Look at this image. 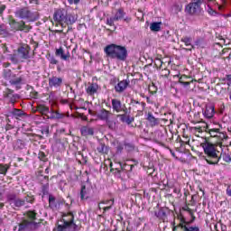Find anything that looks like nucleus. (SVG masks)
<instances>
[{"label":"nucleus","mask_w":231,"mask_h":231,"mask_svg":"<svg viewBox=\"0 0 231 231\" xmlns=\"http://www.w3.org/2000/svg\"><path fill=\"white\" fill-rule=\"evenodd\" d=\"M200 147H202L204 154H206L204 160H206L209 165H217V163H219L223 153L217 150V145L209 142H204L201 143Z\"/></svg>","instance_id":"f257e3e1"},{"label":"nucleus","mask_w":231,"mask_h":231,"mask_svg":"<svg viewBox=\"0 0 231 231\" xmlns=\"http://www.w3.org/2000/svg\"><path fill=\"white\" fill-rule=\"evenodd\" d=\"M104 51L109 59H116L121 62H125V60H127L128 53L125 46L111 43L105 47Z\"/></svg>","instance_id":"f03ea898"},{"label":"nucleus","mask_w":231,"mask_h":231,"mask_svg":"<svg viewBox=\"0 0 231 231\" xmlns=\"http://www.w3.org/2000/svg\"><path fill=\"white\" fill-rule=\"evenodd\" d=\"M53 20L62 28H66L77 23V16L65 9H58L54 12Z\"/></svg>","instance_id":"7ed1b4c3"},{"label":"nucleus","mask_w":231,"mask_h":231,"mask_svg":"<svg viewBox=\"0 0 231 231\" xmlns=\"http://www.w3.org/2000/svg\"><path fill=\"white\" fill-rule=\"evenodd\" d=\"M7 203L14 210H19L21 207H24L26 203H33V198L26 196L23 199L17 197L15 193L7 194Z\"/></svg>","instance_id":"20e7f679"},{"label":"nucleus","mask_w":231,"mask_h":231,"mask_svg":"<svg viewBox=\"0 0 231 231\" xmlns=\"http://www.w3.org/2000/svg\"><path fill=\"white\" fill-rule=\"evenodd\" d=\"M32 48L28 45H23L18 48L17 52L10 55L9 59L13 64H19V62H24L28 59H32L30 51Z\"/></svg>","instance_id":"39448f33"},{"label":"nucleus","mask_w":231,"mask_h":231,"mask_svg":"<svg viewBox=\"0 0 231 231\" xmlns=\"http://www.w3.org/2000/svg\"><path fill=\"white\" fill-rule=\"evenodd\" d=\"M3 78L5 80H8L11 86L14 88V89L19 90L21 89V86L23 84V78L17 77L15 74L12 73V70L10 69H5L3 71Z\"/></svg>","instance_id":"423d86ee"},{"label":"nucleus","mask_w":231,"mask_h":231,"mask_svg":"<svg viewBox=\"0 0 231 231\" xmlns=\"http://www.w3.org/2000/svg\"><path fill=\"white\" fill-rule=\"evenodd\" d=\"M16 17H20V19H24L29 23H34L39 19V13L32 12L28 7H23L16 11Z\"/></svg>","instance_id":"0eeeda50"},{"label":"nucleus","mask_w":231,"mask_h":231,"mask_svg":"<svg viewBox=\"0 0 231 231\" xmlns=\"http://www.w3.org/2000/svg\"><path fill=\"white\" fill-rule=\"evenodd\" d=\"M69 220H64L63 225L57 226V231H75L77 230V224H74V217L72 214L69 215Z\"/></svg>","instance_id":"6e6552de"},{"label":"nucleus","mask_w":231,"mask_h":231,"mask_svg":"<svg viewBox=\"0 0 231 231\" xmlns=\"http://www.w3.org/2000/svg\"><path fill=\"white\" fill-rule=\"evenodd\" d=\"M114 19L116 21L124 20L125 23H131V17L126 16V14H125V11L124 10V7L116 9V14H114Z\"/></svg>","instance_id":"1a4fd4ad"},{"label":"nucleus","mask_w":231,"mask_h":231,"mask_svg":"<svg viewBox=\"0 0 231 231\" xmlns=\"http://www.w3.org/2000/svg\"><path fill=\"white\" fill-rule=\"evenodd\" d=\"M5 98L8 100L11 104H14V102H17L21 97L19 94L14 93V90L10 88H6L5 94H4Z\"/></svg>","instance_id":"9d476101"},{"label":"nucleus","mask_w":231,"mask_h":231,"mask_svg":"<svg viewBox=\"0 0 231 231\" xmlns=\"http://www.w3.org/2000/svg\"><path fill=\"white\" fill-rule=\"evenodd\" d=\"M201 10V7L195 4L194 2L189 3L185 7L186 14H189V15H194V14H198Z\"/></svg>","instance_id":"9b49d317"},{"label":"nucleus","mask_w":231,"mask_h":231,"mask_svg":"<svg viewBox=\"0 0 231 231\" xmlns=\"http://www.w3.org/2000/svg\"><path fill=\"white\" fill-rule=\"evenodd\" d=\"M176 228H180L181 231H199V227L190 226L187 222H180L179 226L173 227V231H176Z\"/></svg>","instance_id":"f8f14e48"},{"label":"nucleus","mask_w":231,"mask_h":231,"mask_svg":"<svg viewBox=\"0 0 231 231\" xmlns=\"http://www.w3.org/2000/svg\"><path fill=\"white\" fill-rule=\"evenodd\" d=\"M62 78H57V76H52L49 79V87L55 88L57 89L58 88H60V86H62Z\"/></svg>","instance_id":"ddd939ff"},{"label":"nucleus","mask_w":231,"mask_h":231,"mask_svg":"<svg viewBox=\"0 0 231 231\" xmlns=\"http://www.w3.org/2000/svg\"><path fill=\"white\" fill-rule=\"evenodd\" d=\"M209 134L213 138H218V140H226L228 138L226 134L219 132L217 128L209 129Z\"/></svg>","instance_id":"4468645a"},{"label":"nucleus","mask_w":231,"mask_h":231,"mask_svg":"<svg viewBox=\"0 0 231 231\" xmlns=\"http://www.w3.org/2000/svg\"><path fill=\"white\" fill-rule=\"evenodd\" d=\"M125 113L122 115H117V118H120V121L123 122V124H127V125H131L133 122H134V117L127 115V109L124 110Z\"/></svg>","instance_id":"2eb2a0df"},{"label":"nucleus","mask_w":231,"mask_h":231,"mask_svg":"<svg viewBox=\"0 0 231 231\" xmlns=\"http://www.w3.org/2000/svg\"><path fill=\"white\" fill-rule=\"evenodd\" d=\"M130 83L131 81H129V79H124L117 83L115 87L116 93H124V91L127 89V86H129Z\"/></svg>","instance_id":"dca6fc26"},{"label":"nucleus","mask_w":231,"mask_h":231,"mask_svg":"<svg viewBox=\"0 0 231 231\" xmlns=\"http://www.w3.org/2000/svg\"><path fill=\"white\" fill-rule=\"evenodd\" d=\"M79 196L82 201L89 199L91 198V188H88L85 185L81 186Z\"/></svg>","instance_id":"f3484780"},{"label":"nucleus","mask_w":231,"mask_h":231,"mask_svg":"<svg viewBox=\"0 0 231 231\" xmlns=\"http://www.w3.org/2000/svg\"><path fill=\"white\" fill-rule=\"evenodd\" d=\"M60 200H57L53 195H49V207L52 210H57L60 207Z\"/></svg>","instance_id":"a211bd4d"},{"label":"nucleus","mask_w":231,"mask_h":231,"mask_svg":"<svg viewBox=\"0 0 231 231\" xmlns=\"http://www.w3.org/2000/svg\"><path fill=\"white\" fill-rule=\"evenodd\" d=\"M100 87L97 83H89L86 91L89 95V97H93V95H96V93L98 92V89Z\"/></svg>","instance_id":"6ab92c4d"},{"label":"nucleus","mask_w":231,"mask_h":231,"mask_svg":"<svg viewBox=\"0 0 231 231\" xmlns=\"http://www.w3.org/2000/svg\"><path fill=\"white\" fill-rule=\"evenodd\" d=\"M112 109L113 111H116V113H121V111H124L122 108V101H120L117 98L112 99Z\"/></svg>","instance_id":"aec40b11"},{"label":"nucleus","mask_w":231,"mask_h":231,"mask_svg":"<svg viewBox=\"0 0 231 231\" xmlns=\"http://www.w3.org/2000/svg\"><path fill=\"white\" fill-rule=\"evenodd\" d=\"M110 115H111V113L109 111L106 110L105 108H102L101 110H99L97 116L99 120L107 122V120H109Z\"/></svg>","instance_id":"412c9836"},{"label":"nucleus","mask_w":231,"mask_h":231,"mask_svg":"<svg viewBox=\"0 0 231 231\" xmlns=\"http://www.w3.org/2000/svg\"><path fill=\"white\" fill-rule=\"evenodd\" d=\"M55 55L56 57H60L61 60H69L70 57L69 52L64 54V49L62 47L56 49Z\"/></svg>","instance_id":"4be33fe9"},{"label":"nucleus","mask_w":231,"mask_h":231,"mask_svg":"<svg viewBox=\"0 0 231 231\" xmlns=\"http://www.w3.org/2000/svg\"><path fill=\"white\" fill-rule=\"evenodd\" d=\"M154 140L156 143H159L160 145H163V142H165V134L163 132L158 130L155 132Z\"/></svg>","instance_id":"5701e85b"},{"label":"nucleus","mask_w":231,"mask_h":231,"mask_svg":"<svg viewBox=\"0 0 231 231\" xmlns=\"http://www.w3.org/2000/svg\"><path fill=\"white\" fill-rule=\"evenodd\" d=\"M80 133L83 136H93V134H95V129L89 126H82Z\"/></svg>","instance_id":"b1692460"},{"label":"nucleus","mask_w":231,"mask_h":231,"mask_svg":"<svg viewBox=\"0 0 231 231\" xmlns=\"http://www.w3.org/2000/svg\"><path fill=\"white\" fill-rule=\"evenodd\" d=\"M12 25L14 30H20L21 32H24L25 30V32H30V26L25 25L24 23L13 22Z\"/></svg>","instance_id":"393cba45"},{"label":"nucleus","mask_w":231,"mask_h":231,"mask_svg":"<svg viewBox=\"0 0 231 231\" xmlns=\"http://www.w3.org/2000/svg\"><path fill=\"white\" fill-rule=\"evenodd\" d=\"M146 120H148V122H149L150 125H152V127H154V125H159V124H160V119L154 117L152 113H148Z\"/></svg>","instance_id":"a878e982"},{"label":"nucleus","mask_w":231,"mask_h":231,"mask_svg":"<svg viewBox=\"0 0 231 231\" xmlns=\"http://www.w3.org/2000/svg\"><path fill=\"white\" fill-rule=\"evenodd\" d=\"M49 113H50V116H47V118H49L50 120H60V118L64 117V115L55 110H51Z\"/></svg>","instance_id":"bb28decb"},{"label":"nucleus","mask_w":231,"mask_h":231,"mask_svg":"<svg viewBox=\"0 0 231 231\" xmlns=\"http://www.w3.org/2000/svg\"><path fill=\"white\" fill-rule=\"evenodd\" d=\"M38 113H41L42 115H44L45 116H48V113H50V107H48L45 105L40 104L36 107Z\"/></svg>","instance_id":"cd10ccee"},{"label":"nucleus","mask_w":231,"mask_h":231,"mask_svg":"<svg viewBox=\"0 0 231 231\" xmlns=\"http://www.w3.org/2000/svg\"><path fill=\"white\" fill-rule=\"evenodd\" d=\"M203 116L205 118H212L214 116V106H206L203 110Z\"/></svg>","instance_id":"c85d7f7f"},{"label":"nucleus","mask_w":231,"mask_h":231,"mask_svg":"<svg viewBox=\"0 0 231 231\" xmlns=\"http://www.w3.org/2000/svg\"><path fill=\"white\" fill-rule=\"evenodd\" d=\"M131 103L132 106H134V107L137 108V111H143V109H145V103L143 102H139L134 99H132Z\"/></svg>","instance_id":"c756f323"},{"label":"nucleus","mask_w":231,"mask_h":231,"mask_svg":"<svg viewBox=\"0 0 231 231\" xmlns=\"http://www.w3.org/2000/svg\"><path fill=\"white\" fill-rule=\"evenodd\" d=\"M155 216L159 219H162V221H165V219H167V210L162 208L159 209V211L155 212Z\"/></svg>","instance_id":"7c9ffc66"},{"label":"nucleus","mask_w":231,"mask_h":231,"mask_svg":"<svg viewBox=\"0 0 231 231\" xmlns=\"http://www.w3.org/2000/svg\"><path fill=\"white\" fill-rule=\"evenodd\" d=\"M180 41L181 42H184L185 46H190L189 51L194 50V45H192V38L185 36L181 38Z\"/></svg>","instance_id":"2f4dec72"},{"label":"nucleus","mask_w":231,"mask_h":231,"mask_svg":"<svg viewBox=\"0 0 231 231\" xmlns=\"http://www.w3.org/2000/svg\"><path fill=\"white\" fill-rule=\"evenodd\" d=\"M12 115L15 116L17 119L23 118V116H26V114L23 112V110H19L17 108L13 109Z\"/></svg>","instance_id":"473e14b6"},{"label":"nucleus","mask_w":231,"mask_h":231,"mask_svg":"<svg viewBox=\"0 0 231 231\" xmlns=\"http://www.w3.org/2000/svg\"><path fill=\"white\" fill-rule=\"evenodd\" d=\"M150 30L152 32H160V30H162V23H152L150 24Z\"/></svg>","instance_id":"72a5a7b5"},{"label":"nucleus","mask_w":231,"mask_h":231,"mask_svg":"<svg viewBox=\"0 0 231 231\" xmlns=\"http://www.w3.org/2000/svg\"><path fill=\"white\" fill-rule=\"evenodd\" d=\"M97 151L100 152V154H107V146L104 143H100L97 146Z\"/></svg>","instance_id":"f704fd0d"},{"label":"nucleus","mask_w":231,"mask_h":231,"mask_svg":"<svg viewBox=\"0 0 231 231\" xmlns=\"http://www.w3.org/2000/svg\"><path fill=\"white\" fill-rule=\"evenodd\" d=\"M14 149H24V142L19 139L14 143Z\"/></svg>","instance_id":"c9c22d12"},{"label":"nucleus","mask_w":231,"mask_h":231,"mask_svg":"<svg viewBox=\"0 0 231 231\" xmlns=\"http://www.w3.org/2000/svg\"><path fill=\"white\" fill-rule=\"evenodd\" d=\"M27 216L29 219H32V221H34V219H37V213L34 210H29L27 212Z\"/></svg>","instance_id":"e433bc0d"},{"label":"nucleus","mask_w":231,"mask_h":231,"mask_svg":"<svg viewBox=\"0 0 231 231\" xmlns=\"http://www.w3.org/2000/svg\"><path fill=\"white\" fill-rule=\"evenodd\" d=\"M8 165L7 164H0V174H6L8 172Z\"/></svg>","instance_id":"4c0bfd02"},{"label":"nucleus","mask_w":231,"mask_h":231,"mask_svg":"<svg viewBox=\"0 0 231 231\" xmlns=\"http://www.w3.org/2000/svg\"><path fill=\"white\" fill-rule=\"evenodd\" d=\"M31 225H33V222H28V224H19L18 231L26 230V228H28V226Z\"/></svg>","instance_id":"58836bf2"},{"label":"nucleus","mask_w":231,"mask_h":231,"mask_svg":"<svg viewBox=\"0 0 231 231\" xmlns=\"http://www.w3.org/2000/svg\"><path fill=\"white\" fill-rule=\"evenodd\" d=\"M173 10H174L175 14H178V13L181 12V10H183V5L181 4H175L173 5Z\"/></svg>","instance_id":"ea45409f"},{"label":"nucleus","mask_w":231,"mask_h":231,"mask_svg":"<svg viewBox=\"0 0 231 231\" xmlns=\"http://www.w3.org/2000/svg\"><path fill=\"white\" fill-rule=\"evenodd\" d=\"M100 205H106V207H113L115 205V199H109V200L102 201L100 203Z\"/></svg>","instance_id":"a19ab883"},{"label":"nucleus","mask_w":231,"mask_h":231,"mask_svg":"<svg viewBox=\"0 0 231 231\" xmlns=\"http://www.w3.org/2000/svg\"><path fill=\"white\" fill-rule=\"evenodd\" d=\"M0 35H4V37L8 35V31L5 28V25H0Z\"/></svg>","instance_id":"79ce46f5"},{"label":"nucleus","mask_w":231,"mask_h":231,"mask_svg":"<svg viewBox=\"0 0 231 231\" xmlns=\"http://www.w3.org/2000/svg\"><path fill=\"white\" fill-rule=\"evenodd\" d=\"M115 16L107 18L106 19V24H108V26H114L115 25Z\"/></svg>","instance_id":"37998d69"},{"label":"nucleus","mask_w":231,"mask_h":231,"mask_svg":"<svg viewBox=\"0 0 231 231\" xmlns=\"http://www.w3.org/2000/svg\"><path fill=\"white\" fill-rule=\"evenodd\" d=\"M125 147L128 152L134 151V145H133L132 143H128L125 145Z\"/></svg>","instance_id":"c03bdc74"},{"label":"nucleus","mask_w":231,"mask_h":231,"mask_svg":"<svg viewBox=\"0 0 231 231\" xmlns=\"http://www.w3.org/2000/svg\"><path fill=\"white\" fill-rule=\"evenodd\" d=\"M208 12L209 15H213L214 17H216V15L217 14V12H216L214 9H212V7H209L208 9Z\"/></svg>","instance_id":"a18cd8bd"},{"label":"nucleus","mask_w":231,"mask_h":231,"mask_svg":"<svg viewBox=\"0 0 231 231\" xmlns=\"http://www.w3.org/2000/svg\"><path fill=\"white\" fill-rule=\"evenodd\" d=\"M102 208V206H100V204L98 205V208L100 209ZM104 210V213L107 212V210H111V208H113V207L111 206H106L102 208Z\"/></svg>","instance_id":"49530a36"},{"label":"nucleus","mask_w":231,"mask_h":231,"mask_svg":"<svg viewBox=\"0 0 231 231\" xmlns=\"http://www.w3.org/2000/svg\"><path fill=\"white\" fill-rule=\"evenodd\" d=\"M193 3L201 7V5H203V3H205V0H192Z\"/></svg>","instance_id":"de8ad7c7"},{"label":"nucleus","mask_w":231,"mask_h":231,"mask_svg":"<svg viewBox=\"0 0 231 231\" xmlns=\"http://www.w3.org/2000/svg\"><path fill=\"white\" fill-rule=\"evenodd\" d=\"M49 60H50V62L51 63V64H59V60H57V59H55V57H51L50 59H49Z\"/></svg>","instance_id":"09e8293b"},{"label":"nucleus","mask_w":231,"mask_h":231,"mask_svg":"<svg viewBox=\"0 0 231 231\" xmlns=\"http://www.w3.org/2000/svg\"><path fill=\"white\" fill-rule=\"evenodd\" d=\"M223 160H224V162H231L230 155L225 154V155L223 156Z\"/></svg>","instance_id":"8fccbe9b"},{"label":"nucleus","mask_w":231,"mask_h":231,"mask_svg":"<svg viewBox=\"0 0 231 231\" xmlns=\"http://www.w3.org/2000/svg\"><path fill=\"white\" fill-rule=\"evenodd\" d=\"M203 42L202 39H197L195 41V46H201V43Z\"/></svg>","instance_id":"3c124183"},{"label":"nucleus","mask_w":231,"mask_h":231,"mask_svg":"<svg viewBox=\"0 0 231 231\" xmlns=\"http://www.w3.org/2000/svg\"><path fill=\"white\" fill-rule=\"evenodd\" d=\"M106 124H107L109 129H113L115 127V125L113 124L112 121L107 120Z\"/></svg>","instance_id":"603ef678"},{"label":"nucleus","mask_w":231,"mask_h":231,"mask_svg":"<svg viewBox=\"0 0 231 231\" xmlns=\"http://www.w3.org/2000/svg\"><path fill=\"white\" fill-rule=\"evenodd\" d=\"M5 10H6V5H0V15H3V12H5Z\"/></svg>","instance_id":"864d4df0"},{"label":"nucleus","mask_w":231,"mask_h":231,"mask_svg":"<svg viewBox=\"0 0 231 231\" xmlns=\"http://www.w3.org/2000/svg\"><path fill=\"white\" fill-rule=\"evenodd\" d=\"M117 152H122L124 151V146L122 144H119L116 146Z\"/></svg>","instance_id":"5fc2aeb1"},{"label":"nucleus","mask_w":231,"mask_h":231,"mask_svg":"<svg viewBox=\"0 0 231 231\" xmlns=\"http://www.w3.org/2000/svg\"><path fill=\"white\" fill-rule=\"evenodd\" d=\"M70 5H79L80 0H68Z\"/></svg>","instance_id":"6e6d98bb"},{"label":"nucleus","mask_w":231,"mask_h":231,"mask_svg":"<svg viewBox=\"0 0 231 231\" xmlns=\"http://www.w3.org/2000/svg\"><path fill=\"white\" fill-rule=\"evenodd\" d=\"M221 1V5H218V9L221 10L223 8V6H225V5H226V0H220Z\"/></svg>","instance_id":"4d7b16f0"},{"label":"nucleus","mask_w":231,"mask_h":231,"mask_svg":"<svg viewBox=\"0 0 231 231\" xmlns=\"http://www.w3.org/2000/svg\"><path fill=\"white\" fill-rule=\"evenodd\" d=\"M225 109H226L225 103H222V104L220 105V112H221V113H225Z\"/></svg>","instance_id":"13d9d810"},{"label":"nucleus","mask_w":231,"mask_h":231,"mask_svg":"<svg viewBox=\"0 0 231 231\" xmlns=\"http://www.w3.org/2000/svg\"><path fill=\"white\" fill-rule=\"evenodd\" d=\"M180 84H182V86H185V87H187V86H190V82H187V81H181V80H180Z\"/></svg>","instance_id":"bf43d9fd"},{"label":"nucleus","mask_w":231,"mask_h":231,"mask_svg":"<svg viewBox=\"0 0 231 231\" xmlns=\"http://www.w3.org/2000/svg\"><path fill=\"white\" fill-rule=\"evenodd\" d=\"M166 73L164 74V77L167 79L171 75V70L165 69Z\"/></svg>","instance_id":"052dcab7"},{"label":"nucleus","mask_w":231,"mask_h":231,"mask_svg":"<svg viewBox=\"0 0 231 231\" xmlns=\"http://www.w3.org/2000/svg\"><path fill=\"white\" fill-rule=\"evenodd\" d=\"M226 194H227V196H230V198H231V188L226 189Z\"/></svg>","instance_id":"680f3d73"},{"label":"nucleus","mask_w":231,"mask_h":231,"mask_svg":"<svg viewBox=\"0 0 231 231\" xmlns=\"http://www.w3.org/2000/svg\"><path fill=\"white\" fill-rule=\"evenodd\" d=\"M31 4L38 5L39 0H29Z\"/></svg>","instance_id":"e2e57ef3"},{"label":"nucleus","mask_w":231,"mask_h":231,"mask_svg":"<svg viewBox=\"0 0 231 231\" xmlns=\"http://www.w3.org/2000/svg\"><path fill=\"white\" fill-rule=\"evenodd\" d=\"M125 166L129 168L128 171H133V168L134 167V165H133V164L132 165L125 164Z\"/></svg>","instance_id":"0e129e2a"},{"label":"nucleus","mask_w":231,"mask_h":231,"mask_svg":"<svg viewBox=\"0 0 231 231\" xmlns=\"http://www.w3.org/2000/svg\"><path fill=\"white\" fill-rule=\"evenodd\" d=\"M45 157L46 155L44 154V152H42L40 155L41 160H44Z\"/></svg>","instance_id":"69168bd1"},{"label":"nucleus","mask_w":231,"mask_h":231,"mask_svg":"<svg viewBox=\"0 0 231 231\" xmlns=\"http://www.w3.org/2000/svg\"><path fill=\"white\" fill-rule=\"evenodd\" d=\"M173 192H175V194H178V192H180V189H174Z\"/></svg>","instance_id":"338daca9"},{"label":"nucleus","mask_w":231,"mask_h":231,"mask_svg":"<svg viewBox=\"0 0 231 231\" xmlns=\"http://www.w3.org/2000/svg\"><path fill=\"white\" fill-rule=\"evenodd\" d=\"M228 97H229V100H230V102H231V90H230L229 93H228Z\"/></svg>","instance_id":"774afa93"}]
</instances>
